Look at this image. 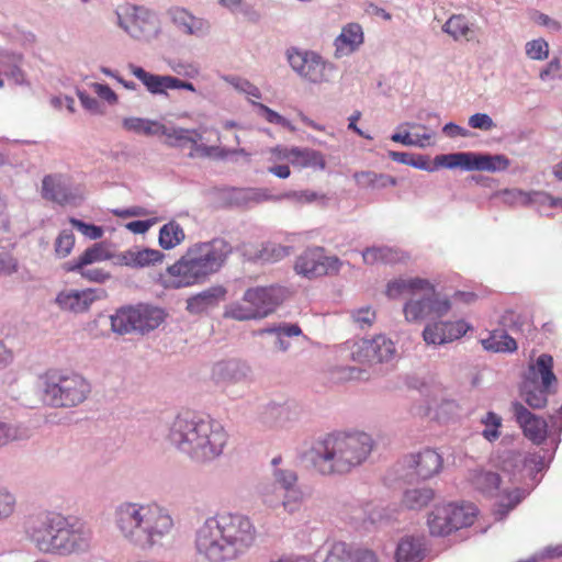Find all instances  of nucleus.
I'll return each instance as SVG.
<instances>
[{
	"label": "nucleus",
	"mask_w": 562,
	"mask_h": 562,
	"mask_svg": "<svg viewBox=\"0 0 562 562\" xmlns=\"http://www.w3.org/2000/svg\"><path fill=\"white\" fill-rule=\"evenodd\" d=\"M257 528L239 513H218L205 518L194 530V550L207 562H231L255 544Z\"/></svg>",
	"instance_id": "f257e3e1"
},
{
	"label": "nucleus",
	"mask_w": 562,
	"mask_h": 562,
	"mask_svg": "<svg viewBox=\"0 0 562 562\" xmlns=\"http://www.w3.org/2000/svg\"><path fill=\"white\" fill-rule=\"evenodd\" d=\"M113 521L123 541L146 552L161 546L173 529L168 509L155 502H122L114 508Z\"/></svg>",
	"instance_id": "f03ea898"
},
{
	"label": "nucleus",
	"mask_w": 562,
	"mask_h": 562,
	"mask_svg": "<svg viewBox=\"0 0 562 562\" xmlns=\"http://www.w3.org/2000/svg\"><path fill=\"white\" fill-rule=\"evenodd\" d=\"M168 439L195 462L205 463L223 453L227 434L220 423L210 417L184 412L171 422Z\"/></svg>",
	"instance_id": "7ed1b4c3"
},
{
	"label": "nucleus",
	"mask_w": 562,
	"mask_h": 562,
	"mask_svg": "<svg viewBox=\"0 0 562 562\" xmlns=\"http://www.w3.org/2000/svg\"><path fill=\"white\" fill-rule=\"evenodd\" d=\"M372 449L373 439L369 434L338 431L317 440L308 456L319 473L324 475L344 474L362 464Z\"/></svg>",
	"instance_id": "20e7f679"
},
{
	"label": "nucleus",
	"mask_w": 562,
	"mask_h": 562,
	"mask_svg": "<svg viewBox=\"0 0 562 562\" xmlns=\"http://www.w3.org/2000/svg\"><path fill=\"white\" fill-rule=\"evenodd\" d=\"M232 252L233 247L223 238L194 245L179 261L168 268L169 274L176 278L173 285L188 286L204 280L217 272Z\"/></svg>",
	"instance_id": "39448f33"
},
{
	"label": "nucleus",
	"mask_w": 562,
	"mask_h": 562,
	"mask_svg": "<svg viewBox=\"0 0 562 562\" xmlns=\"http://www.w3.org/2000/svg\"><path fill=\"white\" fill-rule=\"evenodd\" d=\"M90 392L89 382L78 373L52 371L44 378L43 398L52 407H76L87 400Z\"/></svg>",
	"instance_id": "423d86ee"
},
{
	"label": "nucleus",
	"mask_w": 562,
	"mask_h": 562,
	"mask_svg": "<svg viewBox=\"0 0 562 562\" xmlns=\"http://www.w3.org/2000/svg\"><path fill=\"white\" fill-rule=\"evenodd\" d=\"M116 24L133 40L150 43L161 34V22L154 11L131 3L115 10Z\"/></svg>",
	"instance_id": "0eeeda50"
},
{
	"label": "nucleus",
	"mask_w": 562,
	"mask_h": 562,
	"mask_svg": "<svg viewBox=\"0 0 562 562\" xmlns=\"http://www.w3.org/2000/svg\"><path fill=\"white\" fill-rule=\"evenodd\" d=\"M473 486L487 496H498L494 515L497 520L504 519L528 494V491L515 487L513 491L501 490L503 479L492 471L475 470L471 475Z\"/></svg>",
	"instance_id": "6e6552de"
},
{
	"label": "nucleus",
	"mask_w": 562,
	"mask_h": 562,
	"mask_svg": "<svg viewBox=\"0 0 562 562\" xmlns=\"http://www.w3.org/2000/svg\"><path fill=\"white\" fill-rule=\"evenodd\" d=\"M285 55L291 69L300 78L313 85L331 81L337 69L333 63L314 50L290 47Z\"/></svg>",
	"instance_id": "1a4fd4ad"
},
{
	"label": "nucleus",
	"mask_w": 562,
	"mask_h": 562,
	"mask_svg": "<svg viewBox=\"0 0 562 562\" xmlns=\"http://www.w3.org/2000/svg\"><path fill=\"white\" fill-rule=\"evenodd\" d=\"M226 206H249L263 201L290 200L297 203L312 202L317 194L313 191H288L278 195L270 194L268 189L257 188H223L218 190Z\"/></svg>",
	"instance_id": "9d476101"
},
{
	"label": "nucleus",
	"mask_w": 562,
	"mask_h": 562,
	"mask_svg": "<svg viewBox=\"0 0 562 562\" xmlns=\"http://www.w3.org/2000/svg\"><path fill=\"white\" fill-rule=\"evenodd\" d=\"M347 357L358 363L391 362L397 356L394 341L385 335H376L371 339L346 341L341 348Z\"/></svg>",
	"instance_id": "9b49d317"
},
{
	"label": "nucleus",
	"mask_w": 562,
	"mask_h": 562,
	"mask_svg": "<svg viewBox=\"0 0 562 562\" xmlns=\"http://www.w3.org/2000/svg\"><path fill=\"white\" fill-rule=\"evenodd\" d=\"M451 308L447 297H440L432 285L431 291L419 290L418 294L412 295L403 306L405 319L408 323H419L427 317H441Z\"/></svg>",
	"instance_id": "f8f14e48"
},
{
	"label": "nucleus",
	"mask_w": 562,
	"mask_h": 562,
	"mask_svg": "<svg viewBox=\"0 0 562 562\" xmlns=\"http://www.w3.org/2000/svg\"><path fill=\"white\" fill-rule=\"evenodd\" d=\"M341 261L336 256H327L322 247L307 248L295 261L297 274L307 279L338 273Z\"/></svg>",
	"instance_id": "ddd939ff"
},
{
	"label": "nucleus",
	"mask_w": 562,
	"mask_h": 562,
	"mask_svg": "<svg viewBox=\"0 0 562 562\" xmlns=\"http://www.w3.org/2000/svg\"><path fill=\"white\" fill-rule=\"evenodd\" d=\"M92 531L85 524L69 517L63 536L56 546L53 554L59 557H69L74 554H83L91 549Z\"/></svg>",
	"instance_id": "4468645a"
},
{
	"label": "nucleus",
	"mask_w": 562,
	"mask_h": 562,
	"mask_svg": "<svg viewBox=\"0 0 562 562\" xmlns=\"http://www.w3.org/2000/svg\"><path fill=\"white\" fill-rule=\"evenodd\" d=\"M288 290L278 284L249 288L245 291L243 300L252 305L260 318L268 316L285 300Z\"/></svg>",
	"instance_id": "2eb2a0df"
},
{
	"label": "nucleus",
	"mask_w": 562,
	"mask_h": 562,
	"mask_svg": "<svg viewBox=\"0 0 562 562\" xmlns=\"http://www.w3.org/2000/svg\"><path fill=\"white\" fill-rule=\"evenodd\" d=\"M212 379L216 384L235 385L248 383L252 380L250 364L238 358L217 361L212 367Z\"/></svg>",
	"instance_id": "dca6fc26"
},
{
	"label": "nucleus",
	"mask_w": 562,
	"mask_h": 562,
	"mask_svg": "<svg viewBox=\"0 0 562 562\" xmlns=\"http://www.w3.org/2000/svg\"><path fill=\"white\" fill-rule=\"evenodd\" d=\"M60 513L54 510H38L29 515L24 521V531L26 538L34 547L43 552L48 536L53 530Z\"/></svg>",
	"instance_id": "f3484780"
},
{
	"label": "nucleus",
	"mask_w": 562,
	"mask_h": 562,
	"mask_svg": "<svg viewBox=\"0 0 562 562\" xmlns=\"http://www.w3.org/2000/svg\"><path fill=\"white\" fill-rule=\"evenodd\" d=\"M512 412L516 423L522 429L524 436L535 445H541L548 434V422L531 413L520 402L512 403Z\"/></svg>",
	"instance_id": "a211bd4d"
},
{
	"label": "nucleus",
	"mask_w": 562,
	"mask_h": 562,
	"mask_svg": "<svg viewBox=\"0 0 562 562\" xmlns=\"http://www.w3.org/2000/svg\"><path fill=\"white\" fill-rule=\"evenodd\" d=\"M104 295L102 289L64 290L57 294L55 303L64 312L79 314L87 312L93 302Z\"/></svg>",
	"instance_id": "6ab92c4d"
},
{
	"label": "nucleus",
	"mask_w": 562,
	"mask_h": 562,
	"mask_svg": "<svg viewBox=\"0 0 562 562\" xmlns=\"http://www.w3.org/2000/svg\"><path fill=\"white\" fill-rule=\"evenodd\" d=\"M546 468L544 458L540 454H530L529 457L522 458V456L516 451H508L502 460V470L505 475H508V480L513 483L520 482L522 479V472L529 469L530 471L541 472Z\"/></svg>",
	"instance_id": "aec40b11"
},
{
	"label": "nucleus",
	"mask_w": 562,
	"mask_h": 562,
	"mask_svg": "<svg viewBox=\"0 0 562 562\" xmlns=\"http://www.w3.org/2000/svg\"><path fill=\"white\" fill-rule=\"evenodd\" d=\"M442 457L436 450L427 448L408 458V468L422 480H428L438 474L442 468Z\"/></svg>",
	"instance_id": "412c9836"
},
{
	"label": "nucleus",
	"mask_w": 562,
	"mask_h": 562,
	"mask_svg": "<svg viewBox=\"0 0 562 562\" xmlns=\"http://www.w3.org/2000/svg\"><path fill=\"white\" fill-rule=\"evenodd\" d=\"M168 15L175 26L186 35L203 36L209 31L205 20L196 18L181 7H173L168 10Z\"/></svg>",
	"instance_id": "4be33fe9"
},
{
	"label": "nucleus",
	"mask_w": 562,
	"mask_h": 562,
	"mask_svg": "<svg viewBox=\"0 0 562 562\" xmlns=\"http://www.w3.org/2000/svg\"><path fill=\"white\" fill-rule=\"evenodd\" d=\"M42 195L59 204L70 203L75 198L66 180L58 175H48L43 178Z\"/></svg>",
	"instance_id": "5701e85b"
},
{
	"label": "nucleus",
	"mask_w": 562,
	"mask_h": 562,
	"mask_svg": "<svg viewBox=\"0 0 562 562\" xmlns=\"http://www.w3.org/2000/svg\"><path fill=\"white\" fill-rule=\"evenodd\" d=\"M165 258L164 252L156 249L133 247L121 252L117 256V260L121 265H125L132 268H143L150 265L161 262Z\"/></svg>",
	"instance_id": "b1692460"
},
{
	"label": "nucleus",
	"mask_w": 562,
	"mask_h": 562,
	"mask_svg": "<svg viewBox=\"0 0 562 562\" xmlns=\"http://www.w3.org/2000/svg\"><path fill=\"white\" fill-rule=\"evenodd\" d=\"M524 380H532L536 383L552 387L558 383V379L553 372V358L549 353L540 355L537 360L529 366L528 372Z\"/></svg>",
	"instance_id": "393cba45"
},
{
	"label": "nucleus",
	"mask_w": 562,
	"mask_h": 562,
	"mask_svg": "<svg viewBox=\"0 0 562 562\" xmlns=\"http://www.w3.org/2000/svg\"><path fill=\"white\" fill-rule=\"evenodd\" d=\"M363 43V32L359 24L351 23L345 26L335 40V57L340 58L356 52Z\"/></svg>",
	"instance_id": "a878e982"
},
{
	"label": "nucleus",
	"mask_w": 562,
	"mask_h": 562,
	"mask_svg": "<svg viewBox=\"0 0 562 562\" xmlns=\"http://www.w3.org/2000/svg\"><path fill=\"white\" fill-rule=\"evenodd\" d=\"M136 318L137 334H147L156 329L165 319L164 310L149 305L137 304L133 305Z\"/></svg>",
	"instance_id": "bb28decb"
},
{
	"label": "nucleus",
	"mask_w": 562,
	"mask_h": 562,
	"mask_svg": "<svg viewBox=\"0 0 562 562\" xmlns=\"http://www.w3.org/2000/svg\"><path fill=\"white\" fill-rule=\"evenodd\" d=\"M432 284L423 278H398L390 281L386 285V295L390 299H397L405 294L415 295L419 290L431 291Z\"/></svg>",
	"instance_id": "cd10ccee"
},
{
	"label": "nucleus",
	"mask_w": 562,
	"mask_h": 562,
	"mask_svg": "<svg viewBox=\"0 0 562 562\" xmlns=\"http://www.w3.org/2000/svg\"><path fill=\"white\" fill-rule=\"evenodd\" d=\"M226 291L222 286H212L187 300V310L191 314H201L218 305Z\"/></svg>",
	"instance_id": "c85d7f7f"
},
{
	"label": "nucleus",
	"mask_w": 562,
	"mask_h": 562,
	"mask_svg": "<svg viewBox=\"0 0 562 562\" xmlns=\"http://www.w3.org/2000/svg\"><path fill=\"white\" fill-rule=\"evenodd\" d=\"M128 69L151 94H165L170 89L171 76L155 75L146 71L143 67L130 64Z\"/></svg>",
	"instance_id": "c756f323"
},
{
	"label": "nucleus",
	"mask_w": 562,
	"mask_h": 562,
	"mask_svg": "<svg viewBox=\"0 0 562 562\" xmlns=\"http://www.w3.org/2000/svg\"><path fill=\"white\" fill-rule=\"evenodd\" d=\"M112 258L111 252L103 243H95L87 248L77 259L69 260L63 265L64 271H75L82 269L95 262H101Z\"/></svg>",
	"instance_id": "7c9ffc66"
},
{
	"label": "nucleus",
	"mask_w": 562,
	"mask_h": 562,
	"mask_svg": "<svg viewBox=\"0 0 562 562\" xmlns=\"http://www.w3.org/2000/svg\"><path fill=\"white\" fill-rule=\"evenodd\" d=\"M510 166V160L503 154H488L472 151L471 171H505Z\"/></svg>",
	"instance_id": "2f4dec72"
},
{
	"label": "nucleus",
	"mask_w": 562,
	"mask_h": 562,
	"mask_svg": "<svg viewBox=\"0 0 562 562\" xmlns=\"http://www.w3.org/2000/svg\"><path fill=\"white\" fill-rule=\"evenodd\" d=\"M448 512H441L446 519H450L452 531L471 526L476 515V507L473 504H447Z\"/></svg>",
	"instance_id": "473e14b6"
},
{
	"label": "nucleus",
	"mask_w": 562,
	"mask_h": 562,
	"mask_svg": "<svg viewBox=\"0 0 562 562\" xmlns=\"http://www.w3.org/2000/svg\"><path fill=\"white\" fill-rule=\"evenodd\" d=\"M160 134L168 138V144L172 147H184L187 144H191L192 151L195 153L196 145L203 139L201 133L196 130H188L183 127H166L160 130Z\"/></svg>",
	"instance_id": "72a5a7b5"
},
{
	"label": "nucleus",
	"mask_w": 562,
	"mask_h": 562,
	"mask_svg": "<svg viewBox=\"0 0 562 562\" xmlns=\"http://www.w3.org/2000/svg\"><path fill=\"white\" fill-rule=\"evenodd\" d=\"M520 393L522 400L529 407L540 409L547 405L551 387H544V385L536 383L532 380H524Z\"/></svg>",
	"instance_id": "f704fd0d"
},
{
	"label": "nucleus",
	"mask_w": 562,
	"mask_h": 562,
	"mask_svg": "<svg viewBox=\"0 0 562 562\" xmlns=\"http://www.w3.org/2000/svg\"><path fill=\"white\" fill-rule=\"evenodd\" d=\"M284 157H286V155ZM288 157L293 166L300 168L310 167L323 170L326 167L324 156L315 149L292 147Z\"/></svg>",
	"instance_id": "c9c22d12"
},
{
	"label": "nucleus",
	"mask_w": 562,
	"mask_h": 562,
	"mask_svg": "<svg viewBox=\"0 0 562 562\" xmlns=\"http://www.w3.org/2000/svg\"><path fill=\"white\" fill-rule=\"evenodd\" d=\"M111 329L119 335H126L136 333V318L134 314L133 305H125L115 311L110 316Z\"/></svg>",
	"instance_id": "e433bc0d"
},
{
	"label": "nucleus",
	"mask_w": 562,
	"mask_h": 562,
	"mask_svg": "<svg viewBox=\"0 0 562 562\" xmlns=\"http://www.w3.org/2000/svg\"><path fill=\"white\" fill-rule=\"evenodd\" d=\"M424 558L422 539L406 537L400 541L395 552L396 562H419Z\"/></svg>",
	"instance_id": "4c0bfd02"
},
{
	"label": "nucleus",
	"mask_w": 562,
	"mask_h": 562,
	"mask_svg": "<svg viewBox=\"0 0 562 562\" xmlns=\"http://www.w3.org/2000/svg\"><path fill=\"white\" fill-rule=\"evenodd\" d=\"M363 261L368 265H392L401 261V251L389 246L368 247L362 251Z\"/></svg>",
	"instance_id": "58836bf2"
},
{
	"label": "nucleus",
	"mask_w": 562,
	"mask_h": 562,
	"mask_svg": "<svg viewBox=\"0 0 562 562\" xmlns=\"http://www.w3.org/2000/svg\"><path fill=\"white\" fill-rule=\"evenodd\" d=\"M483 348L492 352H514L517 350L516 340L505 330H494L485 339L481 340Z\"/></svg>",
	"instance_id": "ea45409f"
},
{
	"label": "nucleus",
	"mask_w": 562,
	"mask_h": 562,
	"mask_svg": "<svg viewBox=\"0 0 562 562\" xmlns=\"http://www.w3.org/2000/svg\"><path fill=\"white\" fill-rule=\"evenodd\" d=\"M442 31L449 34L454 41H472L474 31L463 15H452L442 25Z\"/></svg>",
	"instance_id": "a19ab883"
},
{
	"label": "nucleus",
	"mask_w": 562,
	"mask_h": 562,
	"mask_svg": "<svg viewBox=\"0 0 562 562\" xmlns=\"http://www.w3.org/2000/svg\"><path fill=\"white\" fill-rule=\"evenodd\" d=\"M435 497V492L429 487H416L406 490L403 494V505L413 510H419L427 506Z\"/></svg>",
	"instance_id": "79ce46f5"
},
{
	"label": "nucleus",
	"mask_w": 562,
	"mask_h": 562,
	"mask_svg": "<svg viewBox=\"0 0 562 562\" xmlns=\"http://www.w3.org/2000/svg\"><path fill=\"white\" fill-rule=\"evenodd\" d=\"M32 436L30 427L21 423L0 422V447L11 441L26 440Z\"/></svg>",
	"instance_id": "37998d69"
},
{
	"label": "nucleus",
	"mask_w": 562,
	"mask_h": 562,
	"mask_svg": "<svg viewBox=\"0 0 562 562\" xmlns=\"http://www.w3.org/2000/svg\"><path fill=\"white\" fill-rule=\"evenodd\" d=\"M122 125L128 132L146 136L158 135L164 128V125L157 121L135 116L125 117Z\"/></svg>",
	"instance_id": "c03bdc74"
},
{
	"label": "nucleus",
	"mask_w": 562,
	"mask_h": 562,
	"mask_svg": "<svg viewBox=\"0 0 562 562\" xmlns=\"http://www.w3.org/2000/svg\"><path fill=\"white\" fill-rule=\"evenodd\" d=\"M434 162L437 167L448 169L461 168L471 171L472 151H458L451 154H442L435 157Z\"/></svg>",
	"instance_id": "a18cd8bd"
},
{
	"label": "nucleus",
	"mask_w": 562,
	"mask_h": 562,
	"mask_svg": "<svg viewBox=\"0 0 562 562\" xmlns=\"http://www.w3.org/2000/svg\"><path fill=\"white\" fill-rule=\"evenodd\" d=\"M184 238V231L176 221L168 222L159 231V245L167 250L180 245Z\"/></svg>",
	"instance_id": "49530a36"
},
{
	"label": "nucleus",
	"mask_w": 562,
	"mask_h": 562,
	"mask_svg": "<svg viewBox=\"0 0 562 562\" xmlns=\"http://www.w3.org/2000/svg\"><path fill=\"white\" fill-rule=\"evenodd\" d=\"M282 462L281 456H277L271 460L273 480L283 492L297 485V474L290 468L281 467Z\"/></svg>",
	"instance_id": "de8ad7c7"
},
{
	"label": "nucleus",
	"mask_w": 562,
	"mask_h": 562,
	"mask_svg": "<svg viewBox=\"0 0 562 562\" xmlns=\"http://www.w3.org/2000/svg\"><path fill=\"white\" fill-rule=\"evenodd\" d=\"M357 182L366 188L384 189L386 187H394L397 184L396 178L385 175L376 173L374 171H361L355 175Z\"/></svg>",
	"instance_id": "09e8293b"
},
{
	"label": "nucleus",
	"mask_w": 562,
	"mask_h": 562,
	"mask_svg": "<svg viewBox=\"0 0 562 562\" xmlns=\"http://www.w3.org/2000/svg\"><path fill=\"white\" fill-rule=\"evenodd\" d=\"M23 55L20 53H5L3 55V65L5 67V76L12 79L16 85H25L26 78L24 71L21 69Z\"/></svg>",
	"instance_id": "8fccbe9b"
},
{
	"label": "nucleus",
	"mask_w": 562,
	"mask_h": 562,
	"mask_svg": "<svg viewBox=\"0 0 562 562\" xmlns=\"http://www.w3.org/2000/svg\"><path fill=\"white\" fill-rule=\"evenodd\" d=\"M448 512L447 505L436 506L428 517V526L432 536H447L452 532L450 519H446L441 512Z\"/></svg>",
	"instance_id": "3c124183"
},
{
	"label": "nucleus",
	"mask_w": 562,
	"mask_h": 562,
	"mask_svg": "<svg viewBox=\"0 0 562 562\" xmlns=\"http://www.w3.org/2000/svg\"><path fill=\"white\" fill-rule=\"evenodd\" d=\"M481 423L484 425L482 436L488 442H494L501 437V427L503 419L494 412H487L482 418Z\"/></svg>",
	"instance_id": "603ef678"
},
{
	"label": "nucleus",
	"mask_w": 562,
	"mask_h": 562,
	"mask_svg": "<svg viewBox=\"0 0 562 562\" xmlns=\"http://www.w3.org/2000/svg\"><path fill=\"white\" fill-rule=\"evenodd\" d=\"M233 154L247 155V153H246V150L244 148L226 149V148H223V147H220V146H216V145L207 146V145L202 144V143L199 142L198 145H196L195 153H190L189 156L190 157L199 156V157H204V158L216 157V158H220V159H225L229 155H233Z\"/></svg>",
	"instance_id": "864d4df0"
},
{
	"label": "nucleus",
	"mask_w": 562,
	"mask_h": 562,
	"mask_svg": "<svg viewBox=\"0 0 562 562\" xmlns=\"http://www.w3.org/2000/svg\"><path fill=\"white\" fill-rule=\"evenodd\" d=\"M305 498V494L299 485L282 492L281 504L288 513H295L300 509Z\"/></svg>",
	"instance_id": "5fc2aeb1"
},
{
	"label": "nucleus",
	"mask_w": 562,
	"mask_h": 562,
	"mask_svg": "<svg viewBox=\"0 0 562 562\" xmlns=\"http://www.w3.org/2000/svg\"><path fill=\"white\" fill-rule=\"evenodd\" d=\"M553 196L543 191H530L526 192L525 196V206H536L538 211L542 214L550 215L546 213V209H552Z\"/></svg>",
	"instance_id": "6e6d98bb"
},
{
	"label": "nucleus",
	"mask_w": 562,
	"mask_h": 562,
	"mask_svg": "<svg viewBox=\"0 0 562 562\" xmlns=\"http://www.w3.org/2000/svg\"><path fill=\"white\" fill-rule=\"evenodd\" d=\"M351 549L346 542L336 541L330 546L324 562H351Z\"/></svg>",
	"instance_id": "4d7b16f0"
},
{
	"label": "nucleus",
	"mask_w": 562,
	"mask_h": 562,
	"mask_svg": "<svg viewBox=\"0 0 562 562\" xmlns=\"http://www.w3.org/2000/svg\"><path fill=\"white\" fill-rule=\"evenodd\" d=\"M68 519H69L68 516H65L60 513L53 530L50 531V533L48 536L46 544L43 549V553L53 554L54 550H56V546L60 539V536H63V531L65 529V526H67Z\"/></svg>",
	"instance_id": "13d9d810"
},
{
	"label": "nucleus",
	"mask_w": 562,
	"mask_h": 562,
	"mask_svg": "<svg viewBox=\"0 0 562 562\" xmlns=\"http://www.w3.org/2000/svg\"><path fill=\"white\" fill-rule=\"evenodd\" d=\"M423 338L427 345L447 344L442 322L426 325L423 330Z\"/></svg>",
	"instance_id": "bf43d9fd"
},
{
	"label": "nucleus",
	"mask_w": 562,
	"mask_h": 562,
	"mask_svg": "<svg viewBox=\"0 0 562 562\" xmlns=\"http://www.w3.org/2000/svg\"><path fill=\"white\" fill-rule=\"evenodd\" d=\"M75 246V235L71 231L64 229L55 240V254L59 258L67 257Z\"/></svg>",
	"instance_id": "052dcab7"
},
{
	"label": "nucleus",
	"mask_w": 562,
	"mask_h": 562,
	"mask_svg": "<svg viewBox=\"0 0 562 562\" xmlns=\"http://www.w3.org/2000/svg\"><path fill=\"white\" fill-rule=\"evenodd\" d=\"M525 49L526 55L533 60H544L549 56V44L543 38L527 42Z\"/></svg>",
	"instance_id": "680f3d73"
},
{
	"label": "nucleus",
	"mask_w": 562,
	"mask_h": 562,
	"mask_svg": "<svg viewBox=\"0 0 562 562\" xmlns=\"http://www.w3.org/2000/svg\"><path fill=\"white\" fill-rule=\"evenodd\" d=\"M16 497L5 488H0V522L8 520L15 512Z\"/></svg>",
	"instance_id": "e2e57ef3"
},
{
	"label": "nucleus",
	"mask_w": 562,
	"mask_h": 562,
	"mask_svg": "<svg viewBox=\"0 0 562 562\" xmlns=\"http://www.w3.org/2000/svg\"><path fill=\"white\" fill-rule=\"evenodd\" d=\"M300 336L302 329L296 324L281 323L279 325L267 326L258 330V335H279Z\"/></svg>",
	"instance_id": "0e129e2a"
},
{
	"label": "nucleus",
	"mask_w": 562,
	"mask_h": 562,
	"mask_svg": "<svg viewBox=\"0 0 562 562\" xmlns=\"http://www.w3.org/2000/svg\"><path fill=\"white\" fill-rule=\"evenodd\" d=\"M447 342L461 338L469 330V325L464 321L442 322Z\"/></svg>",
	"instance_id": "69168bd1"
},
{
	"label": "nucleus",
	"mask_w": 562,
	"mask_h": 562,
	"mask_svg": "<svg viewBox=\"0 0 562 562\" xmlns=\"http://www.w3.org/2000/svg\"><path fill=\"white\" fill-rule=\"evenodd\" d=\"M252 104L255 108L258 109V113L261 116H263L269 123L278 124L283 127L293 130L291 123L285 117H283L282 115H280L279 113L273 111L272 109H270L267 105L259 103V102H254Z\"/></svg>",
	"instance_id": "338daca9"
},
{
	"label": "nucleus",
	"mask_w": 562,
	"mask_h": 562,
	"mask_svg": "<svg viewBox=\"0 0 562 562\" xmlns=\"http://www.w3.org/2000/svg\"><path fill=\"white\" fill-rule=\"evenodd\" d=\"M226 316L236 319V321H249L260 318L257 315V311L252 305L245 306L241 304L232 305L231 308L226 312Z\"/></svg>",
	"instance_id": "774afa93"
}]
</instances>
